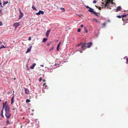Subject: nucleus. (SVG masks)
<instances>
[{
    "mask_svg": "<svg viewBox=\"0 0 128 128\" xmlns=\"http://www.w3.org/2000/svg\"><path fill=\"white\" fill-rule=\"evenodd\" d=\"M110 3L112 4H115V3L113 2V0H106L105 2V3L104 5V8H109L110 9H111L110 7V6L109 4Z\"/></svg>",
    "mask_w": 128,
    "mask_h": 128,
    "instance_id": "1",
    "label": "nucleus"
},
{
    "mask_svg": "<svg viewBox=\"0 0 128 128\" xmlns=\"http://www.w3.org/2000/svg\"><path fill=\"white\" fill-rule=\"evenodd\" d=\"M19 12H20V15L19 16V19H20L21 18H22L24 16V14L21 11L20 9L19 10Z\"/></svg>",
    "mask_w": 128,
    "mask_h": 128,
    "instance_id": "2",
    "label": "nucleus"
},
{
    "mask_svg": "<svg viewBox=\"0 0 128 128\" xmlns=\"http://www.w3.org/2000/svg\"><path fill=\"white\" fill-rule=\"evenodd\" d=\"M87 45V44L86 43H85L81 47L82 49L84 50L85 49V48H84V47L88 48V46Z\"/></svg>",
    "mask_w": 128,
    "mask_h": 128,
    "instance_id": "3",
    "label": "nucleus"
},
{
    "mask_svg": "<svg viewBox=\"0 0 128 128\" xmlns=\"http://www.w3.org/2000/svg\"><path fill=\"white\" fill-rule=\"evenodd\" d=\"M10 116V114H9V112H6L5 113V116L7 118H8Z\"/></svg>",
    "mask_w": 128,
    "mask_h": 128,
    "instance_id": "4",
    "label": "nucleus"
},
{
    "mask_svg": "<svg viewBox=\"0 0 128 128\" xmlns=\"http://www.w3.org/2000/svg\"><path fill=\"white\" fill-rule=\"evenodd\" d=\"M5 111L6 112H9V108L8 106L6 105L5 106Z\"/></svg>",
    "mask_w": 128,
    "mask_h": 128,
    "instance_id": "5",
    "label": "nucleus"
},
{
    "mask_svg": "<svg viewBox=\"0 0 128 128\" xmlns=\"http://www.w3.org/2000/svg\"><path fill=\"white\" fill-rule=\"evenodd\" d=\"M44 12L43 11L40 10H39V12H38L36 13V14L37 15H39L40 14H44Z\"/></svg>",
    "mask_w": 128,
    "mask_h": 128,
    "instance_id": "6",
    "label": "nucleus"
},
{
    "mask_svg": "<svg viewBox=\"0 0 128 128\" xmlns=\"http://www.w3.org/2000/svg\"><path fill=\"white\" fill-rule=\"evenodd\" d=\"M121 9L122 8H121V6H118L117 8L116 9V12H117L119 11H120L121 10Z\"/></svg>",
    "mask_w": 128,
    "mask_h": 128,
    "instance_id": "7",
    "label": "nucleus"
},
{
    "mask_svg": "<svg viewBox=\"0 0 128 128\" xmlns=\"http://www.w3.org/2000/svg\"><path fill=\"white\" fill-rule=\"evenodd\" d=\"M50 29L48 30L46 32V36L47 37H48V36L49 34L50 33Z\"/></svg>",
    "mask_w": 128,
    "mask_h": 128,
    "instance_id": "8",
    "label": "nucleus"
},
{
    "mask_svg": "<svg viewBox=\"0 0 128 128\" xmlns=\"http://www.w3.org/2000/svg\"><path fill=\"white\" fill-rule=\"evenodd\" d=\"M19 25V24L18 22H16L14 23L13 25V26H14L16 28Z\"/></svg>",
    "mask_w": 128,
    "mask_h": 128,
    "instance_id": "9",
    "label": "nucleus"
},
{
    "mask_svg": "<svg viewBox=\"0 0 128 128\" xmlns=\"http://www.w3.org/2000/svg\"><path fill=\"white\" fill-rule=\"evenodd\" d=\"M86 44H87L88 48H90L92 44V43L90 42L86 43Z\"/></svg>",
    "mask_w": 128,
    "mask_h": 128,
    "instance_id": "10",
    "label": "nucleus"
},
{
    "mask_svg": "<svg viewBox=\"0 0 128 128\" xmlns=\"http://www.w3.org/2000/svg\"><path fill=\"white\" fill-rule=\"evenodd\" d=\"M61 42H60L58 44L57 46V50L58 51L59 50V47L60 44Z\"/></svg>",
    "mask_w": 128,
    "mask_h": 128,
    "instance_id": "11",
    "label": "nucleus"
},
{
    "mask_svg": "<svg viewBox=\"0 0 128 128\" xmlns=\"http://www.w3.org/2000/svg\"><path fill=\"white\" fill-rule=\"evenodd\" d=\"M122 17V18H124V17H126V19H127V18L128 17V14L126 15H121ZM128 20V18L127 19Z\"/></svg>",
    "mask_w": 128,
    "mask_h": 128,
    "instance_id": "12",
    "label": "nucleus"
},
{
    "mask_svg": "<svg viewBox=\"0 0 128 128\" xmlns=\"http://www.w3.org/2000/svg\"><path fill=\"white\" fill-rule=\"evenodd\" d=\"M93 9L92 8H89V9L88 10V11L90 12H92L93 13V12H94V11H93Z\"/></svg>",
    "mask_w": 128,
    "mask_h": 128,
    "instance_id": "13",
    "label": "nucleus"
},
{
    "mask_svg": "<svg viewBox=\"0 0 128 128\" xmlns=\"http://www.w3.org/2000/svg\"><path fill=\"white\" fill-rule=\"evenodd\" d=\"M36 65L35 63L32 66H30V68L31 69H33L34 68V67Z\"/></svg>",
    "mask_w": 128,
    "mask_h": 128,
    "instance_id": "14",
    "label": "nucleus"
},
{
    "mask_svg": "<svg viewBox=\"0 0 128 128\" xmlns=\"http://www.w3.org/2000/svg\"><path fill=\"white\" fill-rule=\"evenodd\" d=\"M14 96H13L11 99V104H12L14 102Z\"/></svg>",
    "mask_w": 128,
    "mask_h": 128,
    "instance_id": "15",
    "label": "nucleus"
},
{
    "mask_svg": "<svg viewBox=\"0 0 128 128\" xmlns=\"http://www.w3.org/2000/svg\"><path fill=\"white\" fill-rule=\"evenodd\" d=\"M25 93L26 94H28L29 93V91L27 88H25Z\"/></svg>",
    "mask_w": 128,
    "mask_h": 128,
    "instance_id": "16",
    "label": "nucleus"
},
{
    "mask_svg": "<svg viewBox=\"0 0 128 128\" xmlns=\"http://www.w3.org/2000/svg\"><path fill=\"white\" fill-rule=\"evenodd\" d=\"M32 46H31L28 49L27 51L26 52V53L30 52L31 50Z\"/></svg>",
    "mask_w": 128,
    "mask_h": 128,
    "instance_id": "17",
    "label": "nucleus"
},
{
    "mask_svg": "<svg viewBox=\"0 0 128 128\" xmlns=\"http://www.w3.org/2000/svg\"><path fill=\"white\" fill-rule=\"evenodd\" d=\"M3 109H2V110L1 111L0 115L2 117L4 118V116L3 115Z\"/></svg>",
    "mask_w": 128,
    "mask_h": 128,
    "instance_id": "18",
    "label": "nucleus"
},
{
    "mask_svg": "<svg viewBox=\"0 0 128 128\" xmlns=\"http://www.w3.org/2000/svg\"><path fill=\"white\" fill-rule=\"evenodd\" d=\"M6 102H5L4 103H3V106H2V109H4V106H6Z\"/></svg>",
    "mask_w": 128,
    "mask_h": 128,
    "instance_id": "19",
    "label": "nucleus"
},
{
    "mask_svg": "<svg viewBox=\"0 0 128 128\" xmlns=\"http://www.w3.org/2000/svg\"><path fill=\"white\" fill-rule=\"evenodd\" d=\"M47 40V39L46 38H44L43 40H42V42H46V40Z\"/></svg>",
    "mask_w": 128,
    "mask_h": 128,
    "instance_id": "20",
    "label": "nucleus"
},
{
    "mask_svg": "<svg viewBox=\"0 0 128 128\" xmlns=\"http://www.w3.org/2000/svg\"><path fill=\"white\" fill-rule=\"evenodd\" d=\"M93 20L95 21L96 23H98V21L97 20L96 18H94Z\"/></svg>",
    "mask_w": 128,
    "mask_h": 128,
    "instance_id": "21",
    "label": "nucleus"
},
{
    "mask_svg": "<svg viewBox=\"0 0 128 128\" xmlns=\"http://www.w3.org/2000/svg\"><path fill=\"white\" fill-rule=\"evenodd\" d=\"M93 13L95 15H96V16H98V14H98V13H96L95 11H94V12H93Z\"/></svg>",
    "mask_w": 128,
    "mask_h": 128,
    "instance_id": "22",
    "label": "nucleus"
},
{
    "mask_svg": "<svg viewBox=\"0 0 128 128\" xmlns=\"http://www.w3.org/2000/svg\"><path fill=\"white\" fill-rule=\"evenodd\" d=\"M5 48V47L4 45H2L0 47V49L2 48Z\"/></svg>",
    "mask_w": 128,
    "mask_h": 128,
    "instance_id": "23",
    "label": "nucleus"
},
{
    "mask_svg": "<svg viewBox=\"0 0 128 128\" xmlns=\"http://www.w3.org/2000/svg\"><path fill=\"white\" fill-rule=\"evenodd\" d=\"M86 27H84V30H85V32L86 33L88 32V30L86 29Z\"/></svg>",
    "mask_w": 128,
    "mask_h": 128,
    "instance_id": "24",
    "label": "nucleus"
},
{
    "mask_svg": "<svg viewBox=\"0 0 128 128\" xmlns=\"http://www.w3.org/2000/svg\"><path fill=\"white\" fill-rule=\"evenodd\" d=\"M30 102V100L29 99H27L26 100V103H28Z\"/></svg>",
    "mask_w": 128,
    "mask_h": 128,
    "instance_id": "25",
    "label": "nucleus"
},
{
    "mask_svg": "<svg viewBox=\"0 0 128 128\" xmlns=\"http://www.w3.org/2000/svg\"><path fill=\"white\" fill-rule=\"evenodd\" d=\"M32 8L33 10H36V8L34 6H32Z\"/></svg>",
    "mask_w": 128,
    "mask_h": 128,
    "instance_id": "26",
    "label": "nucleus"
},
{
    "mask_svg": "<svg viewBox=\"0 0 128 128\" xmlns=\"http://www.w3.org/2000/svg\"><path fill=\"white\" fill-rule=\"evenodd\" d=\"M6 124H10V123L8 120H7L6 122Z\"/></svg>",
    "mask_w": 128,
    "mask_h": 128,
    "instance_id": "27",
    "label": "nucleus"
},
{
    "mask_svg": "<svg viewBox=\"0 0 128 128\" xmlns=\"http://www.w3.org/2000/svg\"><path fill=\"white\" fill-rule=\"evenodd\" d=\"M4 3L3 4V5H4L5 4H7L8 3V1H6L5 2H4Z\"/></svg>",
    "mask_w": 128,
    "mask_h": 128,
    "instance_id": "28",
    "label": "nucleus"
},
{
    "mask_svg": "<svg viewBox=\"0 0 128 128\" xmlns=\"http://www.w3.org/2000/svg\"><path fill=\"white\" fill-rule=\"evenodd\" d=\"M102 26L103 27H104L106 25V24L105 23H103L102 24Z\"/></svg>",
    "mask_w": 128,
    "mask_h": 128,
    "instance_id": "29",
    "label": "nucleus"
},
{
    "mask_svg": "<svg viewBox=\"0 0 128 128\" xmlns=\"http://www.w3.org/2000/svg\"><path fill=\"white\" fill-rule=\"evenodd\" d=\"M116 17H117L119 18H121V17H122V16H116Z\"/></svg>",
    "mask_w": 128,
    "mask_h": 128,
    "instance_id": "30",
    "label": "nucleus"
},
{
    "mask_svg": "<svg viewBox=\"0 0 128 128\" xmlns=\"http://www.w3.org/2000/svg\"><path fill=\"white\" fill-rule=\"evenodd\" d=\"M78 32H80V28H79L78 29Z\"/></svg>",
    "mask_w": 128,
    "mask_h": 128,
    "instance_id": "31",
    "label": "nucleus"
},
{
    "mask_svg": "<svg viewBox=\"0 0 128 128\" xmlns=\"http://www.w3.org/2000/svg\"><path fill=\"white\" fill-rule=\"evenodd\" d=\"M46 83H44L43 84V86H45V88H46V87L47 86L46 85Z\"/></svg>",
    "mask_w": 128,
    "mask_h": 128,
    "instance_id": "32",
    "label": "nucleus"
},
{
    "mask_svg": "<svg viewBox=\"0 0 128 128\" xmlns=\"http://www.w3.org/2000/svg\"><path fill=\"white\" fill-rule=\"evenodd\" d=\"M82 43H80V44H78V45H77V46H80L81 45H82Z\"/></svg>",
    "mask_w": 128,
    "mask_h": 128,
    "instance_id": "33",
    "label": "nucleus"
},
{
    "mask_svg": "<svg viewBox=\"0 0 128 128\" xmlns=\"http://www.w3.org/2000/svg\"><path fill=\"white\" fill-rule=\"evenodd\" d=\"M97 2L96 0H94L93 1V3L94 4H95L96 2Z\"/></svg>",
    "mask_w": 128,
    "mask_h": 128,
    "instance_id": "34",
    "label": "nucleus"
},
{
    "mask_svg": "<svg viewBox=\"0 0 128 128\" xmlns=\"http://www.w3.org/2000/svg\"><path fill=\"white\" fill-rule=\"evenodd\" d=\"M126 61H127V62H126V63L128 64V62H128V58H127L126 59Z\"/></svg>",
    "mask_w": 128,
    "mask_h": 128,
    "instance_id": "35",
    "label": "nucleus"
},
{
    "mask_svg": "<svg viewBox=\"0 0 128 128\" xmlns=\"http://www.w3.org/2000/svg\"><path fill=\"white\" fill-rule=\"evenodd\" d=\"M42 77H40V79L39 80V81L40 82L42 81Z\"/></svg>",
    "mask_w": 128,
    "mask_h": 128,
    "instance_id": "36",
    "label": "nucleus"
},
{
    "mask_svg": "<svg viewBox=\"0 0 128 128\" xmlns=\"http://www.w3.org/2000/svg\"><path fill=\"white\" fill-rule=\"evenodd\" d=\"M2 22L1 21H0V26H2Z\"/></svg>",
    "mask_w": 128,
    "mask_h": 128,
    "instance_id": "37",
    "label": "nucleus"
},
{
    "mask_svg": "<svg viewBox=\"0 0 128 128\" xmlns=\"http://www.w3.org/2000/svg\"><path fill=\"white\" fill-rule=\"evenodd\" d=\"M61 9L62 10V11H63V12L64 11V8H61Z\"/></svg>",
    "mask_w": 128,
    "mask_h": 128,
    "instance_id": "38",
    "label": "nucleus"
},
{
    "mask_svg": "<svg viewBox=\"0 0 128 128\" xmlns=\"http://www.w3.org/2000/svg\"><path fill=\"white\" fill-rule=\"evenodd\" d=\"M28 40H31V37H30L28 38Z\"/></svg>",
    "mask_w": 128,
    "mask_h": 128,
    "instance_id": "39",
    "label": "nucleus"
},
{
    "mask_svg": "<svg viewBox=\"0 0 128 128\" xmlns=\"http://www.w3.org/2000/svg\"><path fill=\"white\" fill-rule=\"evenodd\" d=\"M86 8H89L90 7H89L88 6H86Z\"/></svg>",
    "mask_w": 128,
    "mask_h": 128,
    "instance_id": "40",
    "label": "nucleus"
},
{
    "mask_svg": "<svg viewBox=\"0 0 128 128\" xmlns=\"http://www.w3.org/2000/svg\"><path fill=\"white\" fill-rule=\"evenodd\" d=\"M1 0H0V6H1V5L2 4L1 3Z\"/></svg>",
    "mask_w": 128,
    "mask_h": 128,
    "instance_id": "41",
    "label": "nucleus"
},
{
    "mask_svg": "<svg viewBox=\"0 0 128 128\" xmlns=\"http://www.w3.org/2000/svg\"><path fill=\"white\" fill-rule=\"evenodd\" d=\"M98 9H99V10H101V8H100V7H98Z\"/></svg>",
    "mask_w": 128,
    "mask_h": 128,
    "instance_id": "42",
    "label": "nucleus"
},
{
    "mask_svg": "<svg viewBox=\"0 0 128 128\" xmlns=\"http://www.w3.org/2000/svg\"><path fill=\"white\" fill-rule=\"evenodd\" d=\"M80 27H83V25L82 24H81L80 26Z\"/></svg>",
    "mask_w": 128,
    "mask_h": 128,
    "instance_id": "43",
    "label": "nucleus"
},
{
    "mask_svg": "<svg viewBox=\"0 0 128 128\" xmlns=\"http://www.w3.org/2000/svg\"><path fill=\"white\" fill-rule=\"evenodd\" d=\"M54 48V47H52V49H51V50H53Z\"/></svg>",
    "mask_w": 128,
    "mask_h": 128,
    "instance_id": "44",
    "label": "nucleus"
},
{
    "mask_svg": "<svg viewBox=\"0 0 128 128\" xmlns=\"http://www.w3.org/2000/svg\"><path fill=\"white\" fill-rule=\"evenodd\" d=\"M45 81V80H43V82H44Z\"/></svg>",
    "mask_w": 128,
    "mask_h": 128,
    "instance_id": "45",
    "label": "nucleus"
},
{
    "mask_svg": "<svg viewBox=\"0 0 128 128\" xmlns=\"http://www.w3.org/2000/svg\"><path fill=\"white\" fill-rule=\"evenodd\" d=\"M125 19V18H124V19L123 18H122V20L123 21Z\"/></svg>",
    "mask_w": 128,
    "mask_h": 128,
    "instance_id": "46",
    "label": "nucleus"
},
{
    "mask_svg": "<svg viewBox=\"0 0 128 128\" xmlns=\"http://www.w3.org/2000/svg\"><path fill=\"white\" fill-rule=\"evenodd\" d=\"M2 42L1 41H0V44H2Z\"/></svg>",
    "mask_w": 128,
    "mask_h": 128,
    "instance_id": "47",
    "label": "nucleus"
},
{
    "mask_svg": "<svg viewBox=\"0 0 128 128\" xmlns=\"http://www.w3.org/2000/svg\"><path fill=\"white\" fill-rule=\"evenodd\" d=\"M49 44H47V45L48 46H49Z\"/></svg>",
    "mask_w": 128,
    "mask_h": 128,
    "instance_id": "48",
    "label": "nucleus"
},
{
    "mask_svg": "<svg viewBox=\"0 0 128 128\" xmlns=\"http://www.w3.org/2000/svg\"><path fill=\"white\" fill-rule=\"evenodd\" d=\"M102 4H104V3H103V2H102Z\"/></svg>",
    "mask_w": 128,
    "mask_h": 128,
    "instance_id": "49",
    "label": "nucleus"
},
{
    "mask_svg": "<svg viewBox=\"0 0 128 128\" xmlns=\"http://www.w3.org/2000/svg\"><path fill=\"white\" fill-rule=\"evenodd\" d=\"M41 66H42V67L44 66L43 65H41Z\"/></svg>",
    "mask_w": 128,
    "mask_h": 128,
    "instance_id": "50",
    "label": "nucleus"
},
{
    "mask_svg": "<svg viewBox=\"0 0 128 128\" xmlns=\"http://www.w3.org/2000/svg\"><path fill=\"white\" fill-rule=\"evenodd\" d=\"M3 128H6V127H4Z\"/></svg>",
    "mask_w": 128,
    "mask_h": 128,
    "instance_id": "51",
    "label": "nucleus"
},
{
    "mask_svg": "<svg viewBox=\"0 0 128 128\" xmlns=\"http://www.w3.org/2000/svg\"><path fill=\"white\" fill-rule=\"evenodd\" d=\"M1 101V100L0 99V101Z\"/></svg>",
    "mask_w": 128,
    "mask_h": 128,
    "instance_id": "52",
    "label": "nucleus"
},
{
    "mask_svg": "<svg viewBox=\"0 0 128 128\" xmlns=\"http://www.w3.org/2000/svg\"><path fill=\"white\" fill-rule=\"evenodd\" d=\"M24 118H23V119H24Z\"/></svg>",
    "mask_w": 128,
    "mask_h": 128,
    "instance_id": "53",
    "label": "nucleus"
},
{
    "mask_svg": "<svg viewBox=\"0 0 128 128\" xmlns=\"http://www.w3.org/2000/svg\"><path fill=\"white\" fill-rule=\"evenodd\" d=\"M81 51V50H79L80 51Z\"/></svg>",
    "mask_w": 128,
    "mask_h": 128,
    "instance_id": "54",
    "label": "nucleus"
},
{
    "mask_svg": "<svg viewBox=\"0 0 128 128\" xmlns=\"http://www.w3.org/2000/svg\"><path fill=\"white\" fill-rule=\"evenodd\" d=\"M14 80H15L16 79V78H14Z\"/></svg>",
    "mask_w": 128,
    "mask_h": 128,
    "instance_id": "55",
    "label": "nucleus"
},
{
    "mask_svg": "<svg viewBox=\"0 0 128 128\" xmlns=\"http://www.w3.org/2000/svg\"><path fill=\"white\" fill-rule=\"evenodd\" d=\"M78 16H80V15H78Z\"/></svg>",
    "mask_w": 128,
    "mask_h": 128,
    "instance_id": "56",
    "label": "nucleus"
},
{
    "mask_svg": "<svg viewBox=\"0 0 128 128\" xmlns=\"http://www.w3.org/2000/svg\"><path fill=\"white\" fill-rule=\"evenodd\" d=\"M1 12V10H0V12Z\"/></svg>",
    "mask_w": 128,
    "mask_h": 128,
    "instance_id": "57",
    "label": "nucleus"
}]
</instances>
